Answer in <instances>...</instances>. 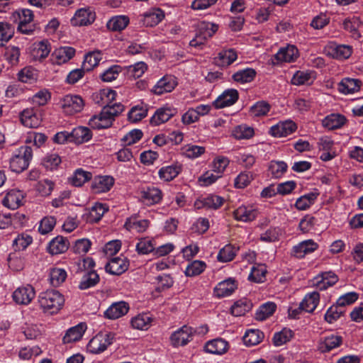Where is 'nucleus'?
Returning a JSON list of instances; mask_svg holds the SVG:
<instances>
[{
  "label": "nucleus",
  "mask_w": 363,
  "mask_h": 363,
  "mask_svg": "<svg viewBox=\"0 0 363 363\" xmlns=\"http://www.w3.org/2000/svg\"><path fill=\"white\" fill-rule=\"evenodd\" d=\"M38 303L44 313L52 315L57 313L62 308L65 298L57 291L47 290L39 294Z\"/></svg>",
  "instance_id": "1"
},
{
  "label": "nucleus",
  "mask_w": 363,
  "mask_h": 363,
  "mask_svg": "<svg viewBox=\"0 0 363 363\" xmlns=\"http://www.w3.org/2000/svg\"><path fill=\"white\" fill-rule=\"evenodd\" d=\"M33 157V150L29 146H21L16 150L10 158L11 171L20 173L28 168Z\"/></svg>",
  "instance_id": "2"
},
{
  "label": "nucleus",
  "mask_w": 363,
  "mask_h": 363,
  "mask_svg": "<svg viewBox=\"0 0 363 363\" xmlns=\"http://www.w3.org/2000/svg\"><path fill=\"white\" fill-rule=\"evenodd\" d=\"M113 335L111 333H99L90 340L87 350L91 354H100L113 343Z\"/></svg>",
  "instance_id": "3"
},
{
  "label": "nucleus",
  "mask_w": 363,
  "mask_h": 363,
  "mask_svg": "<svg viewBox=\"0 0 363 363\" xmlns=\"http://www.w3.org/2000/svg\"><path fill=\"white\" fill-rule=\"evenodd\" d=\"M196 330L189 325H183L174 331L170 336V342L173 347L184 346L193 340Z\"/></svg>",
  "instance_id": "4"
},
{
  "label": "nucleus",
  "mask_w": 363,
  "mask_h": 363,
  "mask_svg": "<svg viewBox=\"0 0 363 363\" xmlns=\"http://www.w3.org/2000/svg\"><path fill=\"white\" fill-rule=\"evenodd\" d=\"M14 21L18 19V30L24 34H29L33 30V25L32 23L33 20V12L29 9H22L20 11L15 12L13 14Z\"/></svg>",
  "instance_id": "5"
},
{
  "label": "nucleus",
  "mask_w": 363,
  "mask_h": 363,
  "mask_svg": "<svg viewBox=\"0 0 363 363\" xmlns=\"http://www.w3.org/2000/svg\"><path fill=\"white\" fill-rule=\"evenodd\" d=\"M325 50L328 55L337 60H346L352 53V46L343 44L339 45L333 41L329 42Z\"/></svg>",
  "instance_id": "6"
},
{
  "label": "nucleus",
  "mask_w": 363,
  "mask_h": 363,
  "mask_svg": "<svg viewBox=\"0 0 363 363\" xmlns=\"http://www.w3.org/2000/svg\"><path fill=\"white\" fill-rule=\"evenodd\" d=\"M63 111L68 115L80 112L84 107L82 98L77 95H66L60 101Z\"/></svg>",
  "instance_id": "7"
},
{
  "label": "nucleus",
  "mask_w": 363,
  "mask_h": 363,
  "mask_svg": "<svg viewBox=\"0 0 363 363\" xmlns=\"http://www.w3.org/2000/svg\"><path fill=\"white\" fill-rule=\"evenodd\" d=\"M35 296V291L33 286L26 284L17 288L12 295L13 300L20 305H28Z\"/></svg>",
  "instance_id": "8"
},
{
  "label": "nucleus",
  "mask_w": 363,
  "mask_h": 363,
  "mask_svg": "<svg viewBox=\"0 0 363 363\" xmlns=\"http://www.w3.org/2000/svg\"><path fill=\"white\" fill-rule=\"evenodd\" d=\"M74 55V48L69 46L60 47L51 53L50 60L52 65H61L69 61Z\"/></svg>",
  "instance_id": "9"
},
{
  "label": "nucleus",
  "mask_w": 363,
  "mask_h": 363,
  "mask_svg": "<svg viewBox=\"0 0 363 363\" xmlns=\"http://www.w3.org/2000/svg\"><path fill=\"white\" fill-rule=\"evenodd\" d=\"M95 18V12L91 8H82L71 18V23L74 26H86L92 23Z\"/></svg>",
  "instance_id": "10"
},
{
  "label": "nucleus",
  "mask_w": 363,
  "mask_h": 363,
  "mask_svg": "<svg viewBox=\"0 0 363 363\" xmlns=\"http://www.w3.org/2000/svg\"><path fill=\"white\" fill-rule=\"evenodd\" d=\"M140 194L142 202L147 206L158 203L162 199V191L153 186L142 189Z\"/></svg>",
  "instance_id": "11"
},
{
  "label": "nucleus",
  "mask_w": 363,
  "mask_h": 363,
  "mask_svg": "<svg viewBox=\"0 0 363 363\" xmlns=\"http://www.w3.org/2000/svg\"><path fill=\"white\" fill-rule=\"evenodd\" d=\"M128 261L126 257L119 256L111 258L106 264V271L113 275H120L128 268Z\"/></svg>",
  "instance_id": "12"
},
{
  "label": "nucleus",
  "mask_w": 363,
  "mask_h": 363,
  "mask_svg": "<svg viewBox=\"0 0 363 363\" xmlns=\"http://www.w3.org/2000/svg\"><path fill=\"white\" fill-rule=\"evenodd\" d=\"M318 247V243L313 240H306L293 247L291 255L296 258H303L306 255L311 254Z\"/></svg>",
  "instance_id": "13"
},
{
  "label": "nucleus",
  "mask_w": 363,
  "mask_h": 363,
  "mask_svg": "<svg viewBox=\"0 0 363 363\" xmlns=\"http://www.w3.org/2000/svg\"><path fill=\"white\" fill-rule=\"evenodd\" d=\"M238 91L235 89L225 90L213 102L216 108L233 105L238 99Z\"/></svg>",
  "instance_id": "14"
},
{
  "label": "nucleus",
  "mask_w": 363,
  "mask_h": 363,
  "mask_svg": "<svg viewBox=\"0 0 363 363\" xmlns=\"http://www.w3.org/2000/svg\"><path fill=\"white\" fill-rule=\"evenodd\" d=\"M297 127L292 121H281L271 127L269 133L274 137H286L296 130Z\"/></svg>",
  "instance_id": "15"
},
{
  "label": "nucleus",
  "mask_w": 363,
  "mask_h": 363,
  "mask_svg": "<svg viewBox=\"0 0 363 363\" xmlns=\"http://www.w3.org/2000/svg\"><path fill=\"white\" fill-rule=\"evenodd\" d=\"M257 209L250 205H242L233 211L235 219L241 222L252 221L257 218Z\"/></svg>",
  "instance_id": "16"
},
{
  "label": "nucleus",
  "mask_w": 363,
  "mask_h": 363,
  "mask_svg": "<svg viewBox=\"0 0 363 363\" xmlns=\"http://www.w3.org/2000/svg\"><path fill=\"white\" fill-rule=\"evenodd\" d=\"M342 343V337L341 336L332 334L320 339L318 350L322 353L328 352L340 347Z\"/></svg>",
  "instance_id": "17"
},
{
  "label": "nucleus",
  "mask_w": 363,
  "mask_h": 363,
  "mask_svg": "<svg viewBox=\"0 0 363 363\" xmlns=\"http://www.w3.org/2000/svg\"><path fill=\"white\" fill-rule=\"evenodd\" d=\"M177 113V110L171 106H165L158 108L150 118V123L157 126L168 121Z\"/></svg>",
  "instance_id": "18"
},
{
  "label": "nucleus",
  "mask_w": 363,
  "mask_h": 363,
  "mask_svg": "<svg viewBox=\"0 0 363 363\" xmlns=\"http://www.w3.org/2000/svg\"><path fill=\"white\" fill-rule=\"evenodd\" d=\"M22 124L30 128H38L41 123V116L33 108L24 109L20 115Z\"/></svg>",
  "instance_id": "19"
},
{
  "label": "nucleus",
  "mask_w": 363,
  "mask_h": 363,
  "mask_svg": "<svg viewBox=\"0 0 363 363\" xmlns=\"http://www.w3.org/2000/svg\"><path fill=\"white\" fill-rule=\"evenodd\" d=\"M176 79L169 75L161 78L152 87V91L157 95H162L164 93L171 92L177 86Z\"/></svg>",
  "instance_id": "20"
},
{
  "label": "nucleus",
  "mask_w": 363,
  "mask_h": 363,
  "mask_svg": "<svg viewBox=\"0 0 363 363\" xmlns=\"http://www.w3.org/2000/svg\"><path fill=\"white\" fill-rule=\"evenodd\" d=\"M129 311V305L125 301L113 303L104 312V317L115 320L125 315Z\"/></svg>",
  "instance_id": "21"
},
{
  "label": "nucleus",
  "mask_w": 363,
  "mask_h": 363,
  "mask_svg": "<svg viewBox=\"0 0 363 363\" xmlns=\"http://www.w3.org/2000/svg\"><path fill=\"white\" fill-rule=\"evenodd\" d=\"M69 247V240L66 238L58 235L48 242L47 251L52 255H57L65 252Z\"/></svg>",
  "instance_id": "22"
},
{
  "label": "nucleus",
  "mask_w": 363,
  "mask_h": 363,
  "mask_svg": "<svg viewBox=\"0 0 363 363\" xmlns=\"http://www.w3.org/2000/svg\"><path fill=\"white\" fill-rule=\"evenodd\" d=\"M298 57V50L294 46L288 45L284 48H281L275 54L274 58L277 63L279 62H292Z\"/></svg>",
  "instance_id": "23"
},
{
  "label": "nucleus",
  "mask_w": 363,
  "mask_h": 363,
  "mask_svg": "<svg viewBox=\"0 0 363 363\" xmlns=\"http://www.w3.org/2000/svg\"><path fill=\"white\" fill-rule=\"evenodd\" d=\"M24 199L23 193L18 189H11L7 192L2 200V203L5 207L10 209H16L21 204Z\"/></svg>",
  "instance_id": "24"
},
{
  "label": "nucleus",
  "mask_w": 363,
  "mask_h": 363,
  "mask_svg": "<svg viewBox=\"0 0 363 363\" xmlns=\"http://www.w3.org/2000/svg\"><path fill=\"white\" fill-rule=\"evenodd\" d=\"M112 118L104 108L98 115L93 116L89 121V125L94 129L108 128L113 123Z\"/></svg>",
  "instance_id": "25"
},
{
  "label": "nucleus",
  "mask_w": 363,
  "mask_h": 363,
  "mask_svg": "<svg viewBox=\"0 0 363 363\" xmlns=\"http://www.w3.org/2000/svg\"><path fill=\"white\" fill-rule=\"evenodd\" d=\"M50 51V43L48 40H42L33 44L30 54L34 60H41L46 58Z\"/></svg>",
  "instance_id": "26"
},
{
  "label": "nucleus",
  "mask_w": 363,
  "mask_h": 363,
  "mask_svg": "<svg viewBox=\"0 0 363 363\" xmlns=\"http://www.w3.org/2000/svg\"><path fill=\"white\" fill-rule=\"evenodd\" d=\"M114 179L111 176H97L91 184V188L95 193H104L108 191L114 184Z\"/></svg>",
  "instance_id": "27"
},
{
  "label": "nucleus",
  "mask_w": 363,
  "mask_h": 363,
  "mask_svg": "<svg viewBox=\"0 0 363 363\" xmlns=\"http://www.w3.org/2000/svg\"><path fill=\"white\" fill-rule=\"evenodd\" d=\"M237 289L235 279L229 278L219 282L214 288V294L218 298L230 296Z\"/></svg>",
  "instance_id": "28"
},
{
  "label": "nucleus",
  "mask_w": 363,
  "mask_h": 363,
  "mask_svg": "<svg viewBox=\"0 0 363 363\" xmlns=\"http://www.w3.org/2000/svg\"><path fill=\"white\" fill-rule=\"evenodd\" d=\"M316 79V74L311 70H298L293 75L291 82L296 86L311 84Z\"/></svg>",
  "instance_id": "29"
},
{
  "label": "nucleus",
  "mask_w": 363,
  "mask_h": 363,
  "mask_svg": "<svg viewBox=\"0 0 363 363\" xmlns=\"http://www.w3.org/2000/svg\"><path fill=\"white\" fill-rule=\"evenodd\" d=\"M228 342L222 339L216 338L206 342L205 350L207 352L215 354H222L228 350Z\"/></svg>",
  "instance_id": "30"
},
{
  "label": "nucleus",
  "mask_w": 363,
  "mask_h": 363,
  "mask_svg": "<svg viewBox=\"0 0 363 363\" xmlns=\"http://www.w3.org/2000/svg\"><path fill=\"white\" fill-rule=\"evenodd\" d=\"M164 14L162 9L154 8L143 14V24L147 27L157 25L164 18Z\"/></svg>",
  "instance_id": "31"
},
{
  "label": "nucleus",
  "mask_w": 363,
  "mask_h": 363,
  "mask_svg": "<svg viewBox=\"0 0 363 363\" xmlns=\"http://www.w3.org/2000/svg\"><path fill=\"white\" fill-rule=\"evenodd\" d=\"M224 202V199L217 195H210L201 199L196 200L194 206L197 208L205 207L207 208L218 209Z\"/></svg>",
  "instance_id": "32"
},
{
  "label": "nucleus",
  "mask_w": 363,
  "mask_h": 363,
  "mask_svg": "<svg viewBox=\"0 0 363 363\" xmlns=\"http://www.w3.org/2000/svg\"><path fill=\"white\" fill-rule=\"evenodd\" d=\"M346 121L343 115L331 113L323 119L322 125L328 130L338 129L345 125Z\"/></svg>",
  "instance_id": "33"
},
{
  "label": "nucleus",
  "mask_w": 363,
  "mask_h": 363,
  "mask_svg": "<svg viewBox=\"0 0 363 363\" xmlns=\"http://www.w3.org/2000/svg\"><path fill=\"white\" fill-rule=\"evenodd\" d=\"M361 85L359 79L345 78L338 84V90L344 94H353L359 90Z\"/></svg>",
  "instance_id": "34"
},
{
  "label": "nucleus",
  "mask_w": 363,
  "mask_h": 363,
  "mask_svg": "<svg viewBox=\"0 0 363 363\" xmlns=\"http://www.w3.org/2000/svg\"><path fill=\"white\" fill-rule=\"evenodd\" d=\"M91 138V131L87 127L78 126L71 131V142L77 144L88 142Z\"/></svg>",
  "instance_id": "35"
},
{
  "label": "nucleus",
  "mask_w": 363,
  "mask_h": 363,
  "mask_svg": "<svg viewBox=\"0 0 363 363\" xmlns=\"http://www.w3.org/2000/svg\"><path fill=\"white\" fill-rule=\"evenodd\" d=\"M86 329L84 323H79L67 330L63 337L64 343H71L79 341L83 336Z\"/></svg>",
  "instance_id": "36"
},
{
  "label": "nucleus",
  "mask_w": 363,
  "mask_h": 363,
  "mask_svg": "<svg viewBox=\"0 0 363 363\" xmlns=\"http://www.w3.org/2000/svg\"><path fill=\"white\" fill-rule=\"evenodd\" d=\"M315 279L316 285L320 290L326 289L333 286L337 281V276L333 272H325L318 276Z\"/></svg>",
  "instance_id": "37"
},
{
  "label": "nucleus",
  "mask_w": 363,
  "mask_h": 363,
  "mask_svg": "<svg viewBox=\"0 0 363 363\" xmlns=\"http://www.w3.org/2000/svg\"><path fill=\"white\" fill-rule=\"evenodd\" d=\"M237 58L238 54L235 50H223L218 53L216 62L218 66L227 67L234 62Z\"/></svg>",
  "instance_id": "38"
},
{
  "label": "nucleus",
  "mask_w": 363,
  "mask_h": 363,
  "mask_svg": "<svg viewBox=\"0 0 363 363\" xmlns=\"http://www.w3.org/2000/svg\"><path fill=\"white\" fill-rule=\"evenodd\" d=\"M182 167L178 164H171L162 167L158 172V175L160 179L169 182L176 178L181 172Z\"/></svg>",
  "instance_id": "39"
},
{
  "label": "nucleus",
  "mask_w": 363,
  "mask_h": 363,
  "mask_svg": "<svg viewBox=\"0 0 363 363\" xmlns=\"http://www.w3.org/2000/svg\"><path fill=\"white\" fill-rule=\"evenodd\" d=\"M150 222L147 219L139 220L136 217H131L125 223V228L130 231L138 233L145 232L149 227Z\"/></svg>",
  "instance_id": "40"
},
{
  "label": "nucleus",
  "mask_w": 363,
  "mask_h": 363,
  "mask_svg": "<svg viewBox=\"0 0 363 363\" xmlns=\"http://www.w3.org/2000/svg\"><path fill=\"white\" fill-rule=\"evenodd\" d=\"M152 321L151 315L148 313H141L131 319L130 323L134 329L146 330H147Z\"/></svg>",
  "instance_id": "41"
},
{
  "label": "nucleus",
  "mask_w": 363,
  "mask_h": 363,
  "mask_svg": "<svg viewBox=\"0 0 363 363\" xmlns=\"http://www.w3.org/2000/svg\"><path fill=\"white\" fill-rule=\"evenodd\" d=\"M239 247L232 244L225 245L221 248L217 255V259L220 262H228L232 261L237 255Z\"/></svg>",
  "instance_id": "42"
},
{
  "label": "nucleus",
  "mask_w": 363,
  "mask_h": 363,
  "mask_svg": "<svg viewBox=\"0 0 363 363\" xmlns=\"http://www.w3.org/2000/svg\"><path fill=\"white\" fill-rule=\"evenodd\" d=\"M318 195V191H315L301 196L296 201V208L300 211L306 210L314 203Z\"/></svg>",
  "instance_id": "43"
},
{
  "label": "nucleus",
  "mask_w": 363,
  "mask_h": 363,
  "mask_svg": "<svg viewBox=\"0 0 363 363\" xmlns=\"http://www.w3.org/2000/svg\"><path fill=\"white\" fill-rule=\"evenodd\" d=\"M343 28L347 31L350 32L352 37L357 38L360 37L359 29L362 26V21L357 16H352L347 18L343 21Z\"/></svg>",
  "instance_id": "44"
},
{
  "label": "nucleus",
  "mask_w": 363,
  "mask_h": 363,
  "mask_svg": "<svg viewBox=\"0 0 363 363\" xmlns=\"http://www.w3.org/2000/svg\"><path fill=\"white\" fill-rule=\"evenodd\" d=\"M320 300L319 293L313 291L306 295L301 303V308L308 313H312L317 307Z\"/></svg>",
  "instance_id": "45"
},
{
  "label": "nucleus",
  "mask_w": 363,
  "mask_h": 363,
  "mask_svg": "<svg viewBox=\"0 0 363 363\" xmlns=\"http://www.w3.org/2000/svg\"><path fill=\"white\" fill-rule=\"evenodd\" d=\"M129 23V18L126 16H116L107 22V28L112 31L124 30Z\"/></svg>",
  "instance_id": "46"
},
{
  "label": "nucleus",
  "mask_w": 363,
  "mask_h": 363,
  "mask_svg": "<svg viewBox=\"0 0 363 363\" xmlns=\"http://www.w3.org/2000/svg\"><path fill=\"white\" fill-rule=\"evenodd\" d=\"M277 306L273 302H267L259 307L255 313L257 320H264L275 312Z\"/></svg>",
  "instance_id": "47"
},
{
  "label": "nucleus",
  "mask_w": 363,
  "mask_h": 363,
  "mask_svg": "<svg viewBox=\"0 0 363 363\" xmlns=\"http://www.w3.org/2000/svg\"><path fill=\"white\" fill-rule=\"evenodd\" d=\"M256 76V72L254 69L252 68H246L243 69L238 70L233 75V79L234 81L245 84L251 82Z\"/></svg>",
  "instance_id": "48"
},
{
  "label": "nucleus",
  "mask_w": 363,
  "mask_h": 363,
  "mask_svg": "<svg viewBox=\"0 0 363 363\" xmlns=\"http://www.w3.org/2000/svg\"><path fill=\"white\" fill-rule=\"evenodd\" d=\"M182 154L187 158L196 159L203 155L206 152V147L203 146L188 144L182 147Z\"/></svg>",
  "instance_id": "49"
},
{
  "label": "nucleus",
  "mask_w": 363,
  "mask_h": 363,
  "mask_svg": "<svg viewBox=\"0 0 363 363\" xmlns=\"http://www.w3.org/2000/svg\"><path fill=\"white\" fill-rule=\"evenodd\" d=\"M99 281V274L95 271H90L84 274L79 283V288L82 290H85L94 286Z\"/></svg>",
  "instance_id": "50"
},
{
  "label": "nucleus",
  "mask_w": 363,
  "mask_h": 363,
  "mask_svg": "<svg viewBox=\"0 0 363 363\" xmlns=\"http://www.w3.org/2000/svg\"><path fill=\"white\" fill-rule=\"evenodd\" d=\"M264 338V333L259 330L252 329L247 330L243 337L244 342L247 346L259 344Z\"/></svg>",
  "instance_id": "51"
},
{
  "label": "nucleus",
  "mask_w": 363,
  "mask_h": 363,
  "mask_svg": "<svg viewBox=\"0 0 363 363\" xmlns=\"http://www.w3.org/2000/svg\"><path fill=\"white\" fill-rule=\"evenodd\" d=\"M206 264L201 260H194L186 267L184 274L186 277H196L201 274L206 269Z\"/></svg>",
  "instance_id": "52"
},
{
  "label": "nucleus",
  "mask_w": 363,
  "mask_h": 363,
  "mask_svg": "<svg viewBox=\"0 0 363 363\" xmlns=\"http://www.w3.org/2000/svg\"><path fill=\"white\" fill-rule=\"evenodd\" d=\"M106 204L96 203L89 210V219L90 222L96 223L101 220L104 213L108 211Z\"/></svg>",
  "instance_id": "53"
},
{
  "label": "nucleus",
  "mask_w": 363,
  "mask_h": 363,
  "mask_svg": "<svg viewBox=\"0 0 363 363\" xmlns=\"http://www.w3.org/2000/svg\"><path fill=\"white\" fill-rule=\"evenodd\" d=\"M91 177V172L84 171L82 169H78L70 178V182L75 186H82L85 182L89 181Z\"/></svg>",
  "instance_id": "54"
},
{
  "label": "nucleus",
  "mask_w": 363,
  "mask_h": 363,
  "mask_svg": "<svg viewBox=\"0 0 363 363\" xmlns=\"http://www.w3.org/2000/svg\"><path fill=\"white\" fill-rule=\"evenodd\" d=\"M147 69V66L144 62H138L126 67V73L128 77L136 79L141 77Z\"/></svg>",
  "instance_id": "55"
},
{
  "label": "nucleus",
  "mask_w": 363,
  "mask_h": 363,
  "mask_svg": "<svg viewBox=\"0 0 363 363\" xmlns=\"http://www.w3.org/2000/svg\"><path fill=\"white\" fill-rule=\"evenodd\" d=\"M101 52L100 51H94L86 54L84 57L83 67L84 69L91 70L94 67L98 65L101 57Z\"/></svg>",
  "instance_id": "56"
},
{
  "label": "nucleus",
  "mask_w": 363,
  "mask_h": 363,
  "mask_svg": "<svg viewBox=\"0 0 363 363\" xmlns=\"http://www.w3.org/2000/svg\"><path fill=\"white\" fill-rule=\"evenodd\" d=\"M344 313V308L336 303L327 310L324 318L326 322L331 324L337 320Z\"/></svg>",
  "instance_id": "57"
},
{
  "label": "nucleus",
  "mask_w": 363,
  "mask_h": 363,
  "mask_svg": "<svg viewBox=\"0 0 363 363\" xmlns=\"http://www.w3.org/2000/svg\"><path fill=\"white\" fill-rule=\"evenodd\" d=\"M271 109L270 104L265 101L256 102L250 108V113L253 116L260 117L266 116Z\"/></svg>",
  "instance_id": "58"
},
{
  "label": "nucleus",
  "mask_w": 363,
  "mask_h": 363,
  "mask_svg": "<svg viewBox=\"0 0 363 363\" xmlns=\"http://www.w3.org/2000/svg\"><path fill=\"white\" fill-rule=\"evenodd\" d=\"M8 264L13 271H21L25 267L24 257L19 253H11L8 258Z\"/></svg>",
  "instance_id": "59"
},
{
  "label": "nucleus",
  "mask_w": 363,
  "mask_h": 363,
  "mask_svg": "<svg viewBox=\"0 0 363 363\" xmlns=\"http://www.w3.org/2000/svg\"><path fill=\"white\" fill-rule=\"evenodd\" d=\"M13 27L7 22H0V46H4L13 36Z\"/></svg>",
  "instance_id": "60"
},
{
  "label": "nucleus",
  "mask_w": 363,
  "mask_h": 363,
  "mask_svg": "<svg viewBox=\"0 0 363 363\" xmlns=\"http://www.w3.org/2000/svg\"><path fill=\"white\" fill-rule=\"evenodd\" d=\"M67 277V272L65 269L60 268L52 269L50 272V284L57 287L65 281Z\"/></svg>",
  "instance_id": "61"
},
{
  "label": "nucleus",
  "mask_w": 363,
  "mask_h": 363,
  "mask_svg": "<svg viewBox=\"0 0 363 363\" xmlns=\"http://www.w3.org/2000/svg\"><path fill=\"white\" fill-rule=\"evenodd\" d=\"M33 242V238L28 234H20L13 240V247L15 250H24Z\"/></svg>",
  "instance_id": "62"
},
{
  "label": "nucleus",
  "mask_w": 363,
  "mask_h": 363,
  "mask_svg": "<svg viewBox=\"0 0 363 363\" xmlns=\"http://www.w3.org/2000/svg\"><path fill=\"white\" fill-rule=\"evenodd\" d=\"M155 244L153 240L148 238H143L139 240L136 245V251L138 254L146 255L154 252Z\"/></svg>",
  "instance_id": "63"
},
{
  "label": "nucleus",
  "mask_w": 363,
  "mask_h": 363,
  "mask_svg": "<svg viewBox=\"0 0 363 363\" xmlns=\"http://www.w3.org/2000/svg\"><path fill=\"white\" fill-rule=\"evenodd\" d=\"M293 336V331L289 328H284L281 331L276 333L273 337L275 346H281L289 342Z\"/></svg>",
  "instance_id": "64"
}]
</instances>
